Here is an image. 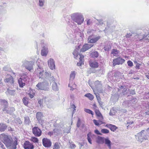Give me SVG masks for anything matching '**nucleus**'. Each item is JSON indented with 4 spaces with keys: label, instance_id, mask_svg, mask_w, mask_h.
I'll list each match as a JSON object with an SVG mask.
<instances>
[{
    "label": "nucleus",
    "instance_id": "b1692460",
    "mask_svg": "<svg viewBox=\"0 0 149 149\" xmlns=\"http://www.w3.org/2000/svg\"><path fill=\"white\" fill-rule=\"evenodd\" d=\"M105 143L106 144L110 149L111 148V142L108 139H104Z\"/></svg>",
    "mask_w": 149,
    "mask_h": 149
},
{
    "label": "nucleus",
    "instance_id": "5fc2aeb1",
    "mask_svg": "<svg viewBox=\"0 0 149 149\" xmlns=\"http://www.w3.org/2000/svg\"><path fill=\"white\" fill-rule=\"evenodd\" d=\"M53 134V132H49L48 133V135L50 136H51Z\"/></svg>",
    "mask_w": 149,
    "mask_h": 149
},
{
    "label": "nucleus",
    "instance_id": "58836bf2",
    "mask_svg": "<svg viewBox=\"0 0 149 149\" xmlns=\"http://www.w3.org/2000/svg\"><path fill=\"white\" fill-rule=\"evenodd\" d=\"M94 110L96 116H98L99 115H100L102 114L101 113L98 109L94 108Z\"/></svg>",
    "mask_w": 149,
    "mask_h": 149
},
{
    "label": "nucleus",
    "instance_id": "39448f33",
    "mask_svg": "<svg viewBox=\"0 0 149 149\" xmlns=\"http://www.w3.org/2000/svg\"><path fill=\"white\" fill-rule=\"evenodd\" d=\"M125 61L124 59L121 58L120 57L114 59L113 61V65L115 66L116 65H122Z\"/></svg>",
    "mask_w": 149,
    "mask_h": 149
},
{
    "label": "nucleus",
    "instance_id": "a211bd4d",
    "mask_svg": "<svg viewBox=\"0 0 149 149\" xmlns=\"http://www.w3.org/2000/svg\"><path fill=\"white\" fill-rule=\"evenodd\" d=\"M48 65L50 68L52 70L55 69V66L54 60L52 58L50 59L48 61Z\"/></svg>",
    "mask_w": 149,
    "mask_h": 149
},
{
    "label": "nucleus",
    "instance_id": "13d9d810",
    "mask_svg": "<svg viewBox=\"0 0 149 149\" xmlns=\"http://www.w3.org/2000/svg\"><path fill=\"white\" fill-rule=\"evenodd\" d=\"M71 148H74L76 147V146L74 144H72L70 146Z\"/></svg>",
    "mask_w": 149,
    "mask_h": 149
},
{
    "label": "nucleus",
    "instance_id": "c03bdc74",
    "mask_svg": "<svg viewBox=\"0 0 149 149\" xmlns=\"http://www.w3.org/2000/svg\"><path fill=\"white\" fill-rule=\"evenodd\" d=\"M141 65V63H137L136 65V66L135 67V68L136 69H140V66Z\"/></svg>",
    "mask_w": 149,
    "mask_h": 149
},
{
    "label": "nucleus",
    "instance_id": "f704fd0d",
    "mask_svg": "<svg viewBox=\"0 0 149 149\" xmlns=\"http://www.w3.org/2000/svg\"><path fill=\"white\" fill-rule=\"evenodd\" d=\"M84 111L86 113H88L90 114H91L92 116L93 117L94 115L93 112L91 110L87 109H84Z\"/></svg>",
    "mask_w": 149,
    "mask_h": 149
},
{
    "label": "nucleus",
    "instance_id": "72a5a7b5",
    "mask_svg": "<svg viewBox=\"0 0 149 149\" xmlns=\"http://www.w3.org/2000/svg\"><path fill=\"white\" fill-rule=\"evenodd\" d=\"M30 140L32 142L35 143H38V139L34 136H32L31 137Z\"/></svg>",
    "mask_w": 149,
    "mask_h": 149
},
{
    "label": "nucleus",
    "instance_id": "e433bc0d",
    "mask_svg": "<svg viewBox=\"0 0 149 149\" xmlns=\"http://www.w3.org/2000/svg\"><path fill=\"white\" fill-rule=\"evenodd\" d=\"M101 132L103 134H108L109 133V130L107 129H103L101 130Z\"/></svg>",
    "mask_w": 149,
    "mask_h": 149
},
{
    "label": "nucleus",
    "instance_id": "c85d7f7f",
    "mask_svg": "<svg viewBox=\"0 0 149 149\" xmlns=\"http://www.w3.org/2000/svg\"><path fill=\"white\" fill-rule=\"evenodd\" d=\"M91 56L93 58H97L99 56V54L97 52L95 51L91 53Z\"/></svg>",
    "mask_w": 149,
    "mask_h": 149
},
{
    "label": "nucleus",
    "instance_id": "0eeeda50",
    "mask_svg": "<svg viewBox=\"0 0 149 149\" xmlns=\"http://www.w3.org/2000/svg\"><path fill=\"white\" fill-rule=\"evenodd\" d=\"M33 133L36 136H41L42 132L40 129L38 127H34L32 129Z\"/></svg>",
    "mask_w": 149,
    "mask_h": 149
},
{
    "label": "nucleus",
    "instance_id": "4d7b16f0",
    "mask_svg": "<svg viewBox=\"0 0 149 149\" xmlns=\"http://www.w3.org/2000/svg\"><path fill=\"white\" fill-rule=\"evenodd\" d=\"M71 107L72 108H73L74 109V111H75L76 110V109H75V108H76V106H75L74 105V104H72V105H71Z\"/></svg>",
    "mask_w": 149,
    "mask_h": 149
},
{
    "label": "nucleus",
    "instance_id": "3c124183",
    "mask_svg": "<svg viewBox=\"0 0 149 149\" xmlns=\"http://www.w3.org/2000/svg\"><path fill=\"white\" fill-rule=\"evenodd\" d=\"M92 23V22L91 21L90 19L88 20L87 22V24L88 25H89L91 24Z\"/></svg>",
    "mask_w": 149,
    "mask_h": 149
},
{
    "label": "nucleus",
    "instance_id": "7c9ffc66",
    "mask_svg": "<svg viewBox=\"0 0 149 149\" xmlns=\"http://www.w3.org/2000/svg\"><path fill=\"white\" fill-rule=\"evenodd\" d=\"M35 93L34 92V91H33L32 90H31L30 92V93L28 94V95L31 98H32L35 95Z\"/></svg>",
    "mask_w": 149,
    "mask_h": 149
},
{
    "label": "nucleus",
    "instance_id": "2eb2a0df",
    "mask_svg": "<svg viewBox=\"0 0 149 149\" xmlns=\"http://www.w3.org/2000/svg\"><path fill=\"white\" fill-rule=\"evenodd\" d=\"M74 21L79 25L81 24L84 21V18L82 15H79L76 17Z\"/></svg>",
    "mask_w": 149,
    "mask_h": 149
},
{
    "label": "nucleus",
    "instance_id": "bb28decb",
    "mask_svg": "<svg viewBox=\"0 0 149 149\" xmlns=\"http://www.w3.org/2000/svg\"><path fill=\"white\" fill-rule=\"evenodd\" d=\"M61 143L59 142H55L53 146V149H59L60 148Z\"/></svg>",
    "mask_w": 149,
    "mask_h": 149
},
{
    "label": "nucleus",
    "instance_id": "6e6552de",
    "mask_svg": "<svg viewBox=\"0 0 149 149\" xmlns=\"http://www.w3.org/2000/svg\"><path fill=\"white\" fill-rule=\"evenodd\" d=\"M23 148L24 149H34V146L33 144L29 141H26L23 145Z\"/></svg>",
    "mask_w": 149,
    "mask_h": 149
},
{
    "label": "nucleus",
    "instance_id": "c9c22d12",
    "mask_svg": "<svg viewBox=\"0 0 149 149\" xmlns=\"http://www.w3.org/2000/svg\"><path fill=\"white\" fill-rule=\"evenodd\" d=\"M111 49V46L109 45H105L104 47V50L105 51H109Z\"/></svg>",
    "mask_w": 149,
    "mask_h": 149
},
{
    "label": "nucleus",
    "instance_id": "f8f14e48",
    "mask_svg": "<svg viewBox=\"0 0 149 149\" xmlns=\"http://www.w3.org/2000/svg\"><path fill=\"white\" fill-rule=\"evenodd\" d=\"M5 83H8L10 84L13 85L14 84V79L13 77L10 75H7V78L4 79Z\"/></svg>",
    "mask_w": 149,
    "mask_h": 149
},
{
    "label": "nucleus",
    "instance_id": "680f3d73",
    "mask_svg": "<svg viewBox=\"0 0 149 149\" xmlns=\"http://www.w3.org/2000/svg\"><path fill=\"white\" fill-rule=\"evenodd\" d=\"M0 147H1L3 149H6L5 148H3L4 145L3 144H1L0 145Z\"/></svg>",
    "mask_w": 149,
    "mask_h": 149
},
{
    "label": "nucleus",
    "instance_id": "4be33fe9",
    "mask_svg": "<svg viewBox=\"0 0 149 149\" xmlns=\"http://www.w3.org/2000/svg\"><path fill=\"white\" fill-rule=\"evenodd\" d=\"M79 56H80V61L79 62L77 63V65L78 66H81L82 65L84 64V55L81 54H79Z\"/></svg>",
    "mask_w": 149,
    "mask_h": 149
},
{
    "label": "nucleus",
    "instance_id": "774afa93",
    "mask_svg": "<svg viewBox=\"0 0 149 149\" xmlns=\"http://www.w3.org/2000/svg\"><path fill=\"white\" fill-rule=\"evenodd\" d=\"M134 62L135 63H136V64H137V63H138L136 61H134Z\"/></svg>",
    "mask_w": 149,
    "mask_h": 149
},
{
    "label": "nucleus",
    "instance_id": "2f4dec72",
    "mask_svg": "<svg viewBox=\"0 0 149 149\" xmlns=\"http://www.w3.org/2000/svg\"><path fill=\"white\" fill-rule=\"evenodd\" d=\"M92 134L91 132H89L87 134V139L89 143L91 144H92V142L91 139V137H92Z\"/></svg>",
    "mask_w": 149,
    "mask_h": 149
},
{
    "label": "nucleus",
    "instance_id": "aec40b11",
    "mask_svg": "<svg viewBox=\"0 0 149 149\" xmlns=\"http://www.w3.org/2000/svg\"><path fill=\"white\" fill-rule=\"evenodd\" d=\"M104 138L100 136H98L96 139V142L98 144H103L104 143Z\"/></svg>",
    "mask_w": 149,
    "mask_h": 149
},
{
    "label": "nucleus",
    "instance_id": "393cba45",
    "mask_svg": "<svg viewBox=\"0 0 149 149\" xmlns=\"http://www.w3.org/2000/svg\"><path fill=\"white\" fill-rule=\"evenodd\" d=\"M120 88L118 89V91H120L121 90H122V93H124L126 92L127 91V89L126 88L125 86H121L120 87Z\"/></svg>",
    "mask_w": 149,
    "mask_h": 149
},
{
    "label": "nucleus",
    "instance_id": "f3484780",
    "mask_svg": "<svg viewBox=\"0 0 149 149\" xmlns=\"http://www.w3.org/2000/svg\"><path fill=\"white\" fill-rule=\"evenodd\" d=\"M93 45L92 44L89 45L88 44H85L82 47L80 50V52H84L91 48Z\"/></svg>",
    "mask_w": 149,
    "mask_h": 149
},
{
    "label": "nucleus",
    "instance_id": "6e6d98bb",
    "mask_svg": "<svg viewBox=\"0 0 149 149\" xmlns=\"http://www.w3.org/2000/svg\"><path fill=\"white\" fill-rule=\"evenodd\" d=\"M132 36V34L130 33H127V34L125 36V37L126 38H129L130 37Z\"/></svg>",
    "mask_w": 149,
    "mask_h": 149
},
{
    "label": "nucleus",
    "instance_id": "1a4fd4ad",
    "mask_svg": "<svg viewBox=\"0 0 149 149\" xmlns=\"http://www.w3.org/2000/svg\"><path fill=\"white\" fill-rule=\"evenodd\" d=\"M42 142L43 146L46 148L50 147L52 145L50 140L47 138H44L42 139Z\"/></svg>",
    "mask_w": 149,
    "mask_h": 149
},
{
    "label": "nucleus",
    "instance_id": "a878e982",
    "mask_svg": "<svg viewBox=\"0 0 149 149\" xmlns=\"http://www.w3.org/2000/svg\"><path fill=\"white\" fill-rule=\"evenodd\" d=\"M84 96L88 97L90 100H92L94 98L93 95L90 93H87L84 95Z\"/></svg>",
    "mask_w": 149,
    "mask_h": 149
},
{
    "label": "nucleus",
    "instance_id": "a18cd8bd",
    "mask_svg": "<svg viewBox=\"0 0 149 149\" xmlns=\"http://www.w3.org/2000/svg\"><path fill=\"white\" fill-rule=\"evenodd\" d=\"M81 123V121L80 119L79 118L78 120L77 123V127H80Z\"/></svg>",
    "mask_w": 149,
    "mask_h": 149
},
{
    "label": "nucleus",
    "instance_id": "dca6fc26",
    "mask_svg": "<svg viewBox=\"0 0 149 149\" xmlns=\"http://www.w3.org/2000/svg\"><path fill=\"white\" fill-rule=\"evenodd\" d=\"M105 127L109 129L113 132H115L118 129V127L116 125L111 124H107L105 125Z\"/></svg>",
    "mask_w": 149,
    "mask_h": 149
},
{
    "label": "nucleus",
    "instance_id": "9d476101",
    "mask_svg": "<svg viewBox=\"0 0 149 149\" xmlns=\"http://www.w3.org/2000/svg\"><path fill=\"white\" fill-rule=\"evenodd\" d=\"M93 35L90 36L88 38V42L91 43H94L97 41L100 38V36H97L95 37H93Z\"/></svg>",
    "mask_w": 149,
    "mask_h": 149
},
{
    "label": "nucleus",
    "instance_id": "a19ab883",
    "mask_svg": "<svg viewBox=\"0 0 149 149\" xmlns=\"http://www.w3.org/2000/svg\"><path fill=\"white\" fill-rule=\"evenodd\" d=\"M43 71L39 72L37 74L39 78H42L43 76Z\"/></svg>",
    "mask_w": 149,
    "mask_h": 149
},
{
    "label": "nucleus",
    "instance_id": "c756f323",
    "mask_svg": "<svg viewBox=\"0 0 149 149\" xmlns=\"http://www.w3.org/2000/svg\"><path fill=\"white\" fill-rule=\"evenodd\" d=\"M22 80V79L21 78H20L18 80L19 86L21 88L23 87L25 85V83H23Z\"/></svg>",
    "mask_w": 149,
    "mask_h": 149
},
{
    "label": "nucleus",
    "instance_id": "5701e85b",
    "mask_svg": "<svg viewBox=\"0 0 149 149\" xmlns=\"http://www.w3.org/2000/svg\"><path fill=\"white\" fill-rule=\"evenodd\" d=\"M47 50V48H45V46L43 47L41 51V55L42 56H46L48 52Z\"/></svg>",
    "mask_w": 149,
    "mask_h": 149
},
{
    "label": "nucleus",
    "instance_id": "ea45409f",
    "mask_svg": "<svg viewBox=\"0 0 149 149\" xmlns=\"http://www.w3.org/2000/svg\"><path fill=\"white\" fill-rule=\"evenodd\" d=\"M119 51L116 49H113L112 50L111 54H117L119 53Z\"/></svg>",
    "mask_w": 149,
    "mask_h": 149
},
{
    "label": "nucleus",
    "instance_id": "20e7f679",
    "mask_svg": "<svg viewBox=\"0 0 149 149\" xmlns=\"http://www.w3.org/2000/svg\"><path fill=\"white\" fill-rule=\"evenodd\" d=\"M96 117L99 120L95 119L93 120V122L95 125L97 126H99L105 123V122L103 121L104 120V117L102 114L99 115Z\"/></svg>",
    "mask_w": 149,
    "mask_h": 149
},
{
    "label": "nucleus",
    "instance_id": "69168bd1",
    "mask_svg": "<svg viewBox=\"0 0 149 149\" xmlns=\"http://www.w3.org/2000/svg\"><path fill=\"white\" fill-rule=\"evenodd\" d=\"M148 107L149 108V102L147 103Z\"/></svg>",
    "mask_w": 149,
    "mask_h": 149
},
{
    "label": "nucleus",
    "instance_id": "ddd939ff",
    "mask_svg": "<svg viewBox=\"0 0 149 149\" xmlns=\"http://www.w3.org/2000/svg\"><path fill=\"white\" fill-rule=\"evenodd\" d=\"M89 65L91 67L94 68H97L99 67V63L95 60H90L89 61Z\"/></svg>",
    "mask_w": 149,
    "mask_h": 149
},
{
    "label": "nucleus",
    "instance_id": "f03ea898",
    "mask_svg": "<svg viewBox=\"0 0 149 149\" xmlns=\"http://www.w3.org/2000/svg\"><path fill=\"white\" fill-rule=\"evenodd\" d=\"M1 105L3 107L2 110L3 111H6L7 113H10L15 110L14 107H8V103L7 101L5 100H1Z\"/></svg>",
    "mask_w": 149,
    "mask_h": 149
},
{
    "label": "nucleus",
    "instance_id": "052dcab7",
    "mask_svg": "<svg viewBox=\"0 0 149 149\" xmlns=\"http://www.w3.org/2000/svg\"><path fill=\"white\" fill-rule=\"evenodd\" d=\"M93 106L94 107V108L96 109L97 107V106L95 104H94L93 105Z\"/></svg>",
    "mask_w": 149,
    "mask_h": 149
},
{
    "label": "nucleus",
    "instance_id": "4c0bfd02",
    "mask_svg": "<svg viewBox=\"0 0 149 149\" xmlns=\"http://www.w3.org/2000/svg\"><path fill=\"white\" fill-rule=\"evenodd\" d=\"M94 110L96 116H98L99 115H100L102 114L101 113L98 109L94 108Z\"/></svg>",
    "mask_w": 149,
    "mask_h": 149
},
{
    "label": "nucleus",
    "instance_id": "49530a36",
    "mask_svg": "<svg viewBox=\"0 0 149 149\" xmlns=\"http://www.w3.org/2000/svg\"><path fill=\"white\" fill-rule=\"evenodd\" d=\"M14 144L16 146L17 144V139L16 137H15L14 138Z\"/></svg>",
    "mask_w": 149,
    "mask_h": 149
},
{
    "label": "nucleus",
    "instance_id": "9b49d317",
    "mask_svg": "<svg viewBox=\"0 0 149 149\" xmlns=\"http://www.w3.org/2000/svg\"><path fill=\"white\" fill-rule=\"evenodd\" d=\"M33 63L32 61H27L25 63V67L26 68L30 71L33 70Z\"/></svg>",
    "mask_w": 149,
    "mask_h": 149
},
{
    "label": "nucleus",
    "instance_id": "412c9836",
    "mask_svg": "<svg viewBox=\"0 0 149 149\" xmlns=\"http://www.w3.org/2000/svg\"><path fill=\"white\" fill-rule=\"evenodd\" d=\"M8 126L6 124L1 123H0V132H3L7 129Z\"/></svg>",
    "mask_w": 149,
    "mask_h": 149
},
{
    "label": "nucleus",
    "instance_id": "338daca9",
    "mask_svg": "<svg viewBox=\"0 0 149 149\" xmlns=\"http://www.w3.org/2000/svg\"><path fill=\"white\" fill-rule=\"evenodd\" d=\"M124 57L125 58H128V56H124Z\"/></svg>",
    "mask_w": 149,
    "mask_h": 149
},
{
    "label": "nucleus",
    "instance_id": "4468645a",
    "mask_svg": "<svg viewBox=\"0 0 149 149\" xmlns=\"http://www.w3.org/2000/svg\"><path fill=\"white\" fill-rule=\"evenodd\" d=\"M43 116L42 113L41 112H38L36 113V118L38 122L41 124H43L44 122L43 120H42Z\"/></svg>",
    "mask_w": 149,
    "mask_h": 149
},
{
    "label": "nucleus",
    "instance_id": "423d86ee",
    "mask_svg": "<svg viewBox=\"0 0 149 149\" xmlns=\"http://www.w3.org/2000/svg\"><path fill=\"white\" fill-rule=\"evenodd\" d=\"M49 86V84L46 81L40 82L36 85V87L38 89L44 90Z\"/></svg>",
    "mask_w": 149,
    "mask_h": 149
},
{
    "label": "nucleus",
    "instance_id": "cd10ccee",
    "mask_svg": "<svg viewBox=\"0 0 149 149\" xmlns=\"http://www.w3.org/2000/svg\"><path fill=\"white\" fill-rule=\"evenodd\" d=\"M22 101L25 105L27 106L29 102V98L26 97H24L22 99Z\"/></svg>",
    "mask_w": 149,
    "mask_h": 149
},
{
    "label": "nucleus",
    "instance_id": "864d4df0",
    "mask_svg": "<svg viewBox=\"0 0 149 149\" xmlns=\"http://www.w3.org/2000/svg\"><path fill=\"white\" fill-rule=\"evenodd\" d=\"M145 75L146 77L148 79H149V73H145Z\"/></svg>",
    "mask_w": 149,
    "mask_h": 149
},
{
    "label": "nucleus",
    "instance_id": "de8ad7c7",
    "mask_svg": "<svg viewBox=\"0 0 149 149\" xmlns=\"http://www.w3.org/2000/svg\"><path fill=\"white\" fill-rule=\"evenodd\" d=\"M94 132L97 135H102V134L100 133L99 131L97 129L95 130Z\"/></svg>",
    "mask_w": 149,
    "mask_h": 149
},
{
    "label": "nucleus",
    "instance_id": "0e129e2a",
    "mask_svg": "<svg viewBox=\"0 0 149 149\" xmlns=\"http://www.w3.org/2000/svg\"><path fill=\"white\" fill-rule=\"evenodd\" d=\"M144 130H142L140 132V133L141 134H142V133H143V132H144Z\"/></svg>",
    "mask_w": 149,
    "mask_h": 149
},
{
    "label": "nucleus",
    "instance_id": "37998d69",
    "mask_svg": "<svg viewBox=\"0 0 149 149\" xmlns=\"http://www.w3.org/2000/svg\"><path fill=\"white\" fill-rule=\"evenodd\" d=\"M43 99H40L38 101V104H40V106H42L43 102Z\"/></svg>",
    "mask_w": 149,
    "mask_h": 149
},
{
    "label": "nucleus",
    "instance_id": "7ed1b4c3",
    "mask_svg": "<svg viewBox=\"0 0 149 149\" xmlns=\"http://www.w3.org/2000/svg\"><path fill=\"white\" fill-rule=\"evenodd\" d=\"M76 75V73L75 71H72L70 75V83L68 84V86L70 88V90H73L76 88V85L74 84V82L71 81H72L75 78Z\"/></svg>",
    "mask_w": 149,
    "mask_h": 149
},
{
    "label": "nucleus",
    "instance_id": "473e14b6",
    "mask_svg": "<svg viewBox=\"0 0 149 149\" xmlns=\"http://www.w3.org/2000/svg\"><path fill=\"white\" fill-rule=\"evenodd\" d=\"M96 97L99 104L100 105H102V102L101 100V98L99 94H98L97 95H96Z\"/></svg>",
    "mask_w": 149,
    "mask_h": 149
},
{
    "label": "nucleus",
    "instance_id": "e2e57ef3",
    "mask_svg": "<svg viewBox=\"0 0 149 149\" xmlns=\"http://www.w3.org/2000/svg\"><path fill=\"white\" fill-rule=\"evenodd\" d=\"M146 115H149V110L148 111L146 112Z\"/></svg>",
    "mask_w": 149,
    "mask_h": 149
},
{
    "label": "nucleus",
    "instance_id": "bf43d9fd",
    "mask_svg": "<svg viewBox=\"0 0 149 149\" xmlns=\"http://www.w3.org/2000/svg\"><path fill=\"white\" fill-rule=\"evenodd\" d=\"M133 121H130V122H127V124H130V125H131V124H133Z\"/></svg>",
    "mask_w": 149,
    "mask_h": 149
},
{
    "label": "nucleus",
    "instance_id": "8fccbe9b",
    "mask_svg": "<svg viewBox=\"0 0 149 149\" xmlns=\"http://www.w3.org/2000/svg\"><path fill=\"white\" fill-rule=\"evenodd\" d=\"M39 5L40 6H43L44 5L43 2L41 0H40L39 1Z\"/></svg>",
    "mask_w": 149,
    "mask_h": 149
},
{
    "label": "nucleus",
    "instance_id": "603ef678",
    "mask_svg": "<svg viewBox=\"0 0 149 149\" xmlns=\"http://www.w3.org/2000/svg\"><path fill=\"white\" fill-rule=\"evenodd\" d=\"M54 86H52V88L53 89L55 90V89H56L57 87V84H56L54 83Z\"/></svg>",
    "mask_w": 149,
    "mask_h": 149
},
{
    "label": "nucleus",
    "instance_id": "f257e3e1",
    "mask_svg": "<svg viewBox=\"0 0 149 149\" xmlns=\"http://www.w3.org/2000/svg\"><path fill=\"white\" fill-rule=\"evenodd\" d=\"M0 139L7 147L11 146L12 139L10 136L3 133L0 134Z\"/></svg>",
    "mask_w": 149,
    "mask_h": 149
},
{
    "label": "nucleus",
    "instance_id": "79ce46f5",
    "mask_svg": "<svg viewBox=\"0 0 149 149\" xmlns=\"http://www.w3.org/2000/svg\"><path fill=\"white\" fill-rule=\"evenodd\" d=\"M127 64L128 65L129 67H132L133 65L132 62L130 60H129L127 61Z\"/></svg>",
    "mask_w": 149,
    "mask_h": 149
},
{
    "label": "nucleus",
    "instance_id": "6ab92c4d",
    "mask_svg": "<svg viewBox=\"0 0 149 149\" xmlns=\"http://www.w3.org/2000/svg\"><path fill=\"white\" fill-rule=\"evenodd\" d=\"M80 46H78L76 47V49L74 50L73 52V54L74 56V57L75 58L77 59L78 56L80 54H78V51H79V49L80 48Z\"/></svg>",
    "mask_w": 149,
    "mask_h": 149
},
{
    "label": "nucleus",
    "instance_id": "09e8293b",
    "mask_svg": "<svg viewBox=\"0 0 149 149\" xmlns=\"http://www.w3.org/2000/svg\"><path fill=\"white\" fill-rule=\"evenodd\" d=\"M8 92L9 93H11V95H13V94L14 93H15V91L14 90H8Z\"/></svg>",
    "mask_w": 149,
    "mask_h": 149
}]
</instances>
